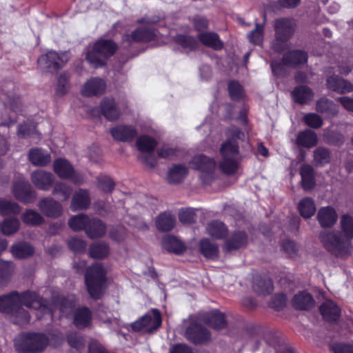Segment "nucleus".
<instances>
[{
	"mask_svg": "<svg viewBox=\"0 0 353 353\" xmlns=\"http://www.w3.org/2000/svg\"><path fill=\"white\" fill-rule=\"evenodd\" d=\"M323 247L337 257H345L350 252V242L342 239L336 231H323L319 234Z\"/></svg>",
	"mask_w": 353,
	"mask_h": 353,
	"instance_id": "6",
	"label": "nucleus"
},
{
	"mask_svg": "<svg viewBox=\"0 0 353 353\" xmlns=\"http://www.w3.org/2000/svg\"><path fill=\"white\" fill-rule=\"evenodd\" d=\"M201 252L208 258H213L218 254V246L207 239H202L199 244Z\"/></svg>",
	"mask_w": 353,
	"mask_h": 353,
	"instance_id": "49",
	"label": "nucleus"
},
{
	"mask_svg": "<svg viewBox=\"0 0 353 353\" xmlns=\"http://www.w3.org/2000/svg\"><path fill=\"white\" fill-rule=\"evenodd\" d=\"M244 133L236 127H231L228 131V139L223 143L220 152L222 161L219 166L226 174H234L238 168L239 145L236 140H242Z\"/></svg>",
	"mask_w": 353,
	"mask_h": 353,
	"instance_id": "2",
	"label": "nucleus"
},
{
	"mask_svg": "<svg viewBox=\"0 0 353 353\" xmlns=\"http://www.w3.org/2000/svg\"><path fill=\"white\" fill-rule=\"evenodd\" d=\"M137 145L142 152H150L155 148L157 142L153 138L144 135L137 139Z\"/></svg>",
	"mask_w": 353,
	"mask_h": 353,
	"instance_id": "52",
	"label": "nucleus"
},
{
	"mask_svg": "<svg viewBox=\"0 0 353 353\" xmlns=\"http://www.w3.org/2000/svg\"><path fill=\"white\" fill-rule=\"evenodd\" d=\"M298 208L301 215L305 219L310 218L316 212L314 201L309 197H305L300 201Z\"/></svg>",
	"mask_w": 353,
	"mask_h": 353,
	"instance_id": "41",
	"label": "nucleus"
},
{
	"mask_svg": "<svg viewBox=\"0 0 353 353\" xmlns=\"http://www.w3.org/2000/svg\"><path fill=\"white\" fill-rule=\"evenodd\" d=\"M303 121L309 127L315 129L319 128L323 123L322 118L315 113L306 114L303 117Z\"/></svg>",
	"mask_w": 353,
	"mask_h": 353,
	"instance_id": "58",
	"label": "nucleus"
},
{
	"mask_svg": "<svg viewBox=\"0 0 353 353\" xmlns=\"http://www.w3.org/2000/svg\"><path fill=\"white\" fill-rule=\"evenodd\" d=\"M340 224L345 239L350 242L353 239V218L348 214L343 215Z\"/></svg>",
	"mask_w": 353,
	"mask_h": 353,
	"instance_id": "46",
	"label": "nucleus"
},
{
	"mask_svg": "<svg viewBox=\"0 0 353 353\" xmlns=\"http://www.w3.org/2000/svg\"><path fill=\"white\" fill-rule=\"evenodd\" d=\"M302 186L305 190L312 189L315 185L314 170L310 165H302L300 171Z\"/></svg>",
	"mask_w": 353,
	"mask_h": 353,
	"instance_id": "37",
	"label": "nucleus"
},
{
	"mask_svg": "<svg viewBox=\"0 0 353 353\" xmlns=\"http://www.w3.org/2000/svg\"><path fill=\"white\" fill-rule=\"evenodd\" d=\"M90 202L88 191L85 189H79L72 196L70 209L73 212L86 210L89 208Z\"/></svg>",
	"mask_w": 353,
	"mask_h": 353,
	"instance_id": "19",
	"label": "nucleus"
},
{
	"mask_svg": "<svg viewBox=\"0 0 353 353\" xmlns=\"http://www.w3.org/2000/svg\"><path fill=\"white\" fill-rule=\"evenodd\" d=\"M109 253V248L105 243H96L90 248V254L95 259H103Z\"/></svg>",
	"mask_w": 353,
	"mask_h": 353,
	"instance_id": "53",
	"label": "nucleus"
},
{
	"mask_svg": "<svg viewBox=\"0 0 353 353\" xmlns=\"http://www.w3.org/2000/svg\"><path fill=\"white\" fill-rule=\"evenodd\" d=\"M228 90L230 95L233 99H238L241 97L243 94L242 86L236 81H231L228 84Z\"/></svg>",
	"mask_w": 353,
	"mask_h": 353,
	"instance_id": "64",
	"label": "nucleus"
},
{
	"mask_svg": "<svg viewBox=\"0 0 353 353\" xmlns=\"http://www.w3.org/2000/svg\"><path fill=\"white\" fill-rule=\"evenodd\" d=\"M117 50V45L112 40L100 39L88 51L86 59L94 68H99L104 65Z\"/></svg>",
	"mask_w": 353,
	"mask_h": 353,
	"instance_id": "4",
	"label": "nucleus"
},
{
	"mask_svg": "<svg viewBox=\"0 0 353 353\" xmlns=\"http://www.w3.org/2000/svg\"><path fill=\"white\" fill-rule=\"evenodd\" d=\"M85 232L90 239L100 238L105 234L106 227L101 220L90 219Z\"/></svg>",
	"mask_w": 353,
	"mask_h": 353,
	"instance_id": "28",
	"label": "nucleus"
},
{
	"mask_svg": "<svg viewBox=\"0 0 353 353\" xmlns=\"http://www.w3.org/2000/svg\"><path fill=\"white\" fill-rule=\"evenodd\" d=\"M54 172L63 179H70L74 184H81L83 177L79 173H76L72 165L64 159H58L53 164Z\"/></svg>",
	"mask_w": 353,
	"mask_h": 353,
	"instance_id": "10",
	"label": "nucleus"
},
{
	"mask_svg": "<svg viewBox=\"0 0 353 353\" xmlns=\"http://www.w3.org/2000/svg\"><path fill=\"white\" fill-rule=\"evenodd\" d=\"M314 303L312 296L305 291L296 294L292 301V305L298 310H308Z\"/></svg>",
	"mask_w": 353,
	"mask_h": 353,
	"instance_id": "31",
	"label": "nucleus"
},
{
	"mask_svg": "<svg viewBox=\"0 0 353 353\" xmlns=\"http://www.w3.org/2000/svg\"><path fill=\"white\" fill-rule=\"evenodd\" d=\"M101 109L104 117L110 121L116 120L119 117L120 111L112 99H104L101 102Z\"/></svg>",
	"mask_w": 353,
	"mask_h": 353,
	"instance_id": "29",
	"label": "nucleus"
},
{
	"mask_svg": "<svg viewBox=\"0 0 353 353\" xmlns=\"http://www.w3.org/2000/svg\"><path fill=\"white\" fill-rule=\"evenodd\" d=\"M174 40L184 48L193 50L197 46L196 40L191 36L179 34L175 37Z\"/></svg>",
	"mask_w": 353,
	"mask_h": 353,
	"instance_id": "56",
	"label": "nucleus"
},
{
	"mask_svg": "<svg viewBox=\"0 0 353 353\" xmlns=\"http://www.w3.org/2000/svg\"><path fill=\"white\" fill-rule=\"evenodd\" d=\"M296 143L305 148H311L317 143V137L314 132L305 130L299 133Z\"/></svg>",
	"mask_w": 353,
	"mask_h": 353,
	"instance_id": "38",
	"label": "nucleus"
},
{
	"mask_svg": "<svg viewBox=\"0 0 353 353\" xmlns=\"http://www.w3.org/2000/svg\"><path fill=\"white\" fill-rule=\"evenodd\" d=\"M326 86L329 90L341 94L353 91V84L337 75H332L327 77Z\"/></svg>",
	"mask_w": 353,
	"mask_h": 353,
	"instance_id": "16",
	"label": "nucleus"
},
{
	"mask_svg": "<svg viewBox=\"0 0 353 353\" xmlns=\"http://www.w3.org/2000/svg\"><path fill=\"white\" fill-rule=\"evenodd\" d=\"M330 161V151L324 148H317L314 151V163L316 165H323Z\"/></svg>",
	"mask_w": 353,
	"mask_h": 353,
	"instance_id": "54",
	"label": "nucleus"
},
{
	"mask_svg": "<svg viewBox=\"0 0 353 353\" xmlns=\"http://www.w3.org/2000/svg\"><path fill=\"white\" fill-rule=\"evenodd\" d=\"M11 252L16 258L23 259L30 256L34 252V249L30 244L23 242L13 245Z\"/></svg>",
	"mask_w": 353,
	"mask_h": 353,
	"instance_id": "42",
	"label": "nucleus"
},
{
	"mask_svg": "<svg viewBox=\"0 0 353 353\" xmlns=\"http://www.w3.org/2000/svg\"><path fill=\"white\" fill-rule=\"evenodd\" d=\"M307 61V54L301 50H293L286 53L283 59V63L277 61H272L271 63L273 73L276 75L281 74L280 70L283 65L296 66L305 63Z\"/></svg>",
	"mask_w": 353,
	"mask_h": 353,
	"instance_id": "11",
	"label": "nucleus"
},
{
	"mask_svg": "<svg viewBox=\"0 0 353 353\" xmlns=\"http://www.w3.org/2000/svg\"><path fill=\"white\" fill-rule=\"evenodd\" d=\"M179 221L185 224L192 223L195 221L196 216L194 210L183 209L179 214Z\"/></svg>",
	"mask_w": 353,
	"mask_h": 353,
	"instance_id": "61",
	"label": "nucleus"
},
{
	"mask_svg": "<svg viewBox=\"0 0 353 353\" xmlns=\"http://www.w3.org/2000/svg\"><path fill=\"white\" fill-rule=\"evenodd\" d=\"M74 305V296H68V298L63 299L59 306L60 316L68 315Z\"/></svg>",
	"mask_w": 353,
	"mask_h": 353,
	"instance_id": "60",
	"label": "nucleus"
},
{
	"mask_svg": "<svg viewBox=\"0 0 353 353\" xmlns=\"http://www.w3.org/2000/svg\"><path fill=\"white\" fill-rule=\"evenodd\" d=\"M202 321L206 325L216 330L223 329L227 325L225 315L217 310L204 314Z\"/></svg>",
	"mask_w": 353,
	"mask_h": 353,
	"instance_id": "23",
	"label": "nucleus"
},
{
	"mask_svg": "<svg viewBox=\"0 0 353 353\" xmlns=\"http://www.w3.org/2000/svg\"><path fill=\"white\" fill-rule=\"evenodd\" d=\"M316 110L320 113H327L332 116H336L339 112L337 105L326 98H321L316 101Z\"/></svg>",
	"mask_w": 353,
	"mask_h": 353,
	"instance_id": "39",
	"label": "nucleus"
},
{
	"mask_svg": "<svg viewBox=\"0 0 353 353\" xmlns=\"http://www.w3.org/2000/svg\"><path fill=\"white\" fill-rule=\"evenodd\" d=\"M0 214H17L20 212L21 208L18 204L11 201L0 198Z\"/></svg>",
	"mask_w": 353,
	"mask_h": 353,
	"instance_id": "51",
	"label": "nucleus"
},
{
	"mask_svg": "<svg viewBox=\"0 0 353 353\" xmlns=\"http://www.w3.org/2000/svg\"><path fill=\"white\" fill-rule=\"evenodd\" d=\"M69 79L70 75L68 73L64 72L59 75L57 88V94L63 96L67 93L69 88Z\"/></svg>",
	"mask_w": 353,
	"mask_h": 353,
	"instance_id": "57",
	"label": "nucleus"
},
{
	"mask_svg": "<svg viewBox=\"0 0 353 353\" xmlns=\"http://www.w3.org/2000/svg\"><path fill=\"white\" fill-rule=\"evenodd\" d=\"M208 234L215 239H222L227 235L228 229L221 221H214L208 225Z\"/></svg>",
	"mask_w": 353,
	"mask_h": 353,
	"instance_id": "43",
	"label": "nucleus"
},
{
	"mask_svg": "<svg viewBox=\"0 0 353 353\" xmlns=\"http://www.w3.org/2000/svg\"><path fill=\"white\" fill-rule=\"evenodd\" d=\"M65 53L59 54L55 51H48L41 55L37 63L41 70L46 72H54L61 69L68 61Z\"/></svg>",
	"mask_w": 353,
	"mask_h": 353,
	"instance_id": "8",
	"label": "nucleus"
},
{
	"mask_svg": "<svg viewBox=\"0 0 353 353\" xmlns=\"http://www.w3.org/2000/svg\"><path fill=\"white\" fill-rule=\"evenodd\" d=\"M13 271L12 263L0 260V286L5 285Z\"/></svg>",
	"mask_w": 353,
	"mask_h": 353,
	"instance_id": "55",
	"label": "nucleus"
},
{
	"mask_svg": "<svg viewBox=\"0 0 353 353\" xmlns=\"http://www.w3.org/2000/svg\"><path fill=\"white\" fill-rule=\"evenodd\" d=\"M155 37L154 31L148 28H139L133 31L131 34H127L124 40L130 42H147L152 40Z\"/></svg>",
	"mask_w": 353,
	"mask_h": 353,
	"instance_id": "24",
	"label": "nucleus"
},
{
	"mask_svg": "<svg viewBox=\"0 0 353 353\" xmlns=\"http://www.w3.org/2000/svg\"><path fill=\"white\" fill-rule=\"evenodd\" d=\"M156 227L162 232L172 230L175 225V218L170 213L163 212L156 218Z\"/></svg>",
	"mask_w": 353,
	"mask_h": 353,
	"instance_id": "34",
	"label": "nucleus"
},
{
	"mask_svg": "<svg viewBox=\"0 0 353 353\" xmlns=\"http://www.w3.org/2000/svg\"><path fill=\"white\" fill-rule=\"evenodd\" d=\"M161 315L157 309H152L150 312L134 322L131 327L134 331L145 330L152 333L156 331L161 325Z\"/></svg>",
	"mask_w": 353,
	"mask_h": 353,
	"instance_id": "9",
	"label": "nucleus"
},
{
	"mask_svg": "<svg viewBox=\"0 0 353 353\" xmlns=\"http://www.w3.org/2000/svg\"><path fill=\"white\" fill-rule=\"evenodd\" d=\"M273 26L275 37L272 47L276 52H282L288 48V39L294 32L295 22L291 19L279 18L274 20Z\"/></svg>",
	"mask_w": 353,
	"mask_h": 353,
	"instance_id": "7",
	"label": "nucleus"
},
{
	"mask_svg": "<svg viewBox=\"0 0 353 353\" xmlns=\"http://www.w3.org/2000/svg\"><path fill=\"white\" fill-rule=\"evenodd\" d=\"M200 41L205 46L213 48L214 50H221L223 43L220 40L219 35L212 32H206L199 34Z\"/></svg>",
	"mask_w": 353,
	"mask_h": 353,
	"instance_id": "32",
	"label": "nucleus"
},
{
	"mask_svg": "<svg viewBox=\"0 0 353 353\" xmlns=\"http://www.w3.org/2000/svg\"><path fill=\"white\" fill-rule=\"evenodd\" d=\"M22 221L27 225L36 226L42 224L44 221V219L37 211L27 210L22 216Z\"/></svg>",
	"mask_w": 353,
	"mask_h": 353,
	"instance_id": "48",
	"label": "nucleus"
},
{
	"mask_svg": "<svg viewBox=\"0 0 353 353\" xmlns=\"http://www.w3.org/2000/svg\"><path fill=\"white\" fill-rule=\"evenodd\" d=\"M92 320V312L87 307H81L75 310L73 323L78 328L88 326Z\"/></svg>",
	"mask_w": 353,
	"mask_h": 353,
	"instance_id": "26",
	"label": "nucleus"
},
{
	"mask_svg": "<svg viewBox=\"0 0 353 353\" xmlns=\"http://www.w3.org/2000/svg\"><path fill=\"white\" fill-rule=\"evenodd\" d=\"M72 192V188L69 185L63 182H57L55 183L52 194L58 196V198L63 201L68 200Z\"/></svg>",
	"mask_w": 353,
	"mask_h": 353,
	"instance_id": "47",
	"label": "nucleus"
},
{
	"mask_svg": "<svg viewBox=\"0 0 353 353\" xmlns=\"http://www.w3.org/2000/svg\"><path fill=\"white\" fill-rule=\"evenodd\" d=\"M28 158L32 164L41 167L47 165L51 161L50 154L40 148L31 149Z\"/></svg>",
	"mask_w": 353,
	"mask_h": 353,
	"instance_id": "27",
	"label": "nucleus"
},
{
	"mask_svg": "<svg viewBox=\"0 0 353 353\" xmlns=\"http://www.w3.org/2000/svg\"><path fill=\"white\" fill-rule=\"evenodd\" d=\"M190 165L192 168L199 170L203 173H211L215 168V161L203 154H199L194 156L191 162Z\"/></svg>",
	"mask_w": 353,
	"mask_h": 353,
	"instance_id": "22",
	"label": "nucleus"
},
{
	"mask_svg": "<svg viewBox=\"0 0 353 353\" xmlns=\"http://www.w3.org/2000/svg\"><path fill=\"white\" fill-rule=\"evenodd\" d=\"M253 290L260 296H266L273 291V283L268 275L256 274L253 277Z\"/></svg>",
	"mask_w": 353,
	"mask_h": 353,
	"instance_id": "17",
	"label": "nucleus"
},
{
	"mask_svg": "<svg viewBox=\"0 0 353 353\" xmlns=\"http://www.w3.org/2000/svg\"><path fill=\"white\" fill-rule=\"evenodd\" d=\"M159 157L172 159L177 154V150L168 145H163L157 150Z\"/></svg>",
	"mask_w": 353,
	"mask_h": 353,
	"instance_id": "63",
	"label": "nucleus"
},
{
	"mask_svg": "<svg viewBox=\"0 0 353 353\" xmlns=\"http://www.w3.org/2000/svg\"><path fill=\"white\" fill-rule=\"evenodd\" d=\"M38 207L45 216L51 218L59 217L63 212L61 204L52 197L41 199L39 202Z\"/></svg>",
	"mask_w": 353,
	"mask_h": 353,
	"instance_id": "14",
	"label": "nucleus"
},
{
	"mask_svg": "<svg viewBox=\"0 0 353 353\" xmlns=\"http://www.w3.org/2000/svg\"><path fill=\"white\" fill-rule=\"evenodd\" d=\"M90 218L84 214L72 216L68 221L70 228L74 231H80L84 230L90 223Z\"/></svg>",
	"mask_w": 353,
	"mask_h": 353,
	"instance_id": "44",
	"label": "nucleus"
},
{
	"mask_svg": "<svg viewBox=\"0 0 353 353\" xmlns=\"http://www.w3.org/2000/svg\"><path fill=\"white\" fill-rule=\"evenodd\" d=\"M19 226L20 222L17 219L8 218L1 224V231L5 235H11L18 231Z\"/></svg>",
	"mask_w": 353,
	"mask_h": 353,
	"instance_id": "50",
	"label": "nucleus"
},
{
	"mask_svg": "<svg viewBox=\"0 0 353 353\" xmlns=\"http://www.w3.org/2000/svg\"><path fill=\"white\" fill-rule=\"evenodd\" d=\"M48 344V338L44 334L38 333H23L14 339V347L17 352L21 353L41 352Z\"/></svg>",
	"mask_w": 353,
	"mask_h": 353,
	"instance_id": "5",
	"label": "nucleus"
},
{
	"mask_svg": "<svg viewBox=\"0 0 353 353\" xmlns=\"http://www.w3.org/2000/svg\"><path fill=\"white\" fill-rule=\"evenodd\" d=\"M68 247L74 252H80L85 250L86 243L79 238H71L68 242Z\"/></svg>",
	"mask_w": 353,
	"mask_h": 353,
	"instance_id": "62",
	"label": "nucleus"
},
{
	"mask_svg": "<svg viewBox=\"0 0 353 353\" xmlns=\"http://www.w3.org/2000/svg\"><path fill=\"white\" fill-rule=\"evenodd\" d=\"M105 280L106 270L101 263H94L87 269L85 282L91 298L99 299L102 296Z\"/></svg>",
	"mask_w": 353,
	"mask_h": 353,
	"instance_id": "3",
	"label": "nucleus"
},
{
	"mask_svg": "<svg viewBox=\"0 0 353 353\" xmlns=\"http://www.w3.org/2000/svg\"><path fill=\"white\" fill-rule=\"evenodd\" d=\"M12 192L14 197L23 203H30L35 198L30 184L22 176H20L19 179L14 183Z\"/></svg>",
	"mask_w": 353,
	"mask_h": 353,
	"instance_id": "12",
	"label": "nucleus"
},
{
	"mask_svg": "<svg viewBox=\"0 0 353 353\" xmlns=\"http://www.w3.org/2000/svg\"><path fill=\"white\" fill-rule=\"evenodd\" d=\"M22 305L39 311L50 320L56 312V309L52 310L47 306L45 301L34 292L27 291L21 294L14 292L0 297V312L10 314L11 321L20 325L28 323L30 318Z\"/></svg>",
	"mask_w": 353,
	"mask_h": 353,
	"instance_id": "1",
	"label": "nucleus"
},
{
	"mask_svg": "<svg viewBox=\"0 0 353 353\" xmlns=\"http://www.w3.org/2000/svg\"><path fill=\"white\" fill-rule=\"evenodd\" d=\"M186 338L194 344L203 343L210 339V332L198 324L190 325L185 332Z\"/></svg>",
	"mask_w": 353,
	"mask_h": 353,
	"instance_id": "15",
	"label": "nucleus"
},
{
	"mask_svg": "<svg viewBox=\"0 0 353 353\" xmlns=\"http://www.w3.org/2000/svg\"><path fill=\"white\" fill-rule=\"evenodd\" d=\"M292 95L295 102L304 104L312 99L314 94L309 87L301 85L292 91Z\"/></svg>",
	"mask_w": 353,
	"mask_h": 353,
	"instance_id": "36",
	"label": "nucleus"
},
{
	"mask_svg": "<svg viewBox=\"0 0 353 353\" xmlns=\"http://www.w3.org/2000/svg\"><path fill=\"white\" fill-rule=\"evenodd\" d=\"M32 183L38 189L47 191L54 183V176L52 173L43 170H37L30 176Z\"/></svg>",
	"mask_w": 353,
	"mask_h": 353,
	"instance_id": "13",
	"label": "nucleus"
},
{
	"mask_svg": "<svg viewBox=\"0 0 353 353\" xmlns=\"http://www.w3.org/2000/svg\"><path fill=\"white\" fill-rule=\"evenodd\" d=\"M97 186L105 192H110L114 188V183L108 176H100L97 178Z\"/></svg>",
	"mask_w": 353,
	"mask_h": 353,
	"instance_id": "59",
	"label": "nucleus"
},
{
	"mask_svg": "<svg viewBox=\"0 0 353 353\" xmlns=\"http://www.w3.org/2000/svg\"><path fill=\"white\" fill-rule=\"evenodd\" d=\"M105 88V82L100 78L94 77L85 83L82 93L86 97L100 95L104 93Z\"/></svg>",
	"mask_w": 353,
	"mask_h": 353,
	"instance_id": "21",
	"label": "nucleus"
},
{
	"mask_svg": "<svg viewBox=\"0 0 353 353\" xmlns=\"http://www.w3.org/2000/svg\"><path fill=\"white\" fill-rule=\"evenodd\" d=\"M110 133L114 140L122 142L131 141L137 135V132L134 128L123 125L111 128Z\"/></svg>",
	"mask_w": 353,
	"mask_h": 353,
	"instance_id": "18",
	"label": "nucleus"
},
{
	"mask_svg": "<svg viewBox=\"0 0 353 353\" xmlns=\"http://www.w3.org/2000/svg\"><path fill=\"white\" fill-rule=\"evenodd\" d=\"M265 23V15H264V20L262 23H259L256 21L255 22V28L250 31L248 34V38L250 43L261 46L263 41L264 37V26Z\"/></svg>",
	"mask_w": 353,
	"mask_h": 353,
	"instance_id": "40",
	"label": "nucleus"
},
{
	"mask_svg": "<svg viewBox=\"0 0 353 353\" xmlns=\"http://www.w3.org/2000/svg\"><path fill=\"white\" fill-rule=\"evenodd\" d=\"M162 245L164 249L170 252L181 254L185 250L183 243L176 237L166 235L163 238Z\"/></svg>",
	"mask_w": 353,
	"mask_h": 353,
	"instance_id": "33",
	"label": "nucleus"
},
{
	"mask_svg": "<svg viewBox=\"0 0 353 353\" xmlns=\"http://www.w3.org/2000/svg\"><path fill=\"white\" fill-rule=\"evenodd\" d=\"M321 313L325 321H336L340 316L341 310L332 301H326L320 307Z\"/></svg>",
	"mask_w": 353,
	"mask_h": 353,
	"instance_id": "25",
	"label": "nucleus"
},
{
	"mask_svg": "<svg viewBox=\"0 0 353 353\" xmlns=\"http://www.w3.org/2000/svg\"><path fill=\"white\" fill-rule=\"evenodd\" d=\"M3 99L5 105L14 112H20L22 110L23 103L20 97L14 92H8L5 94Z\"/></svg>",
	"mask_w": 353,
	"mask_h": 353,
	"instance_id": "45",
	"label": "nucleus"
},
{
	"mask_svg": "<svg viewBox=\"0 0 353 353\" xmlns=\"http://www.w3.org/2000/svg\"><path fill=\"white\" fill-rule=\"evenodd\" d=\"M338 214L331 206L322 207L317 212V220L323 228H331L336 222Z\"/></svg>",
	"mask_w": 353,
	"mask_h": 353,
	"instance_id": "20",
	"label": "nucleus"
},
{
	"mask_svg": "<svg viewBox=\"0 0 353 353\" xmlns=\"http://www.w3.org/2000/svg\"><path fill=\"white\" fill-rule=\"evenodd\" d=\"M188 172V168L181 164H176L170 168L168 173V181L170 183H179L186 177Z\"/></svg>",
	"mask_w": 353,
	"mask_h": 353,
	"instance_id": "30",
	"label": "nucleus"
},
{
	"mask_svg": "<svg viewBox=\"0 0 353 353\" xmlns=\"http://www.w3.org/2000/svg\"><path fill=\"white\" fill-rule=\"evenodd\" d=\"M248 237L244 232H237L225 241V245L228 250H237L247 243Z\"/></svg>",
	"mask_w": 353,
	"mask_h": 353,
	"instance_id": "35",
	"label": "nucleus"
}]
</instances>
